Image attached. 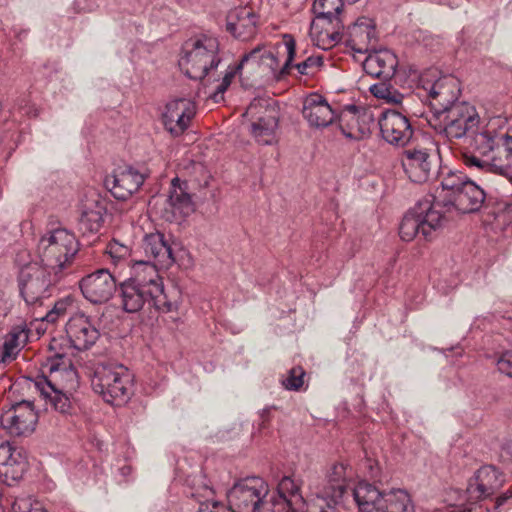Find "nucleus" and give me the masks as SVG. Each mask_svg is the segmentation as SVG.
Segmentation results:
<instances>
[{
	"mask_svg": "<svg viewBox=\"0 0 512 512\" xmlns=\"http://www.w3.org/2000/svg\"><path fill=\"white\" fill-rule=\"evenodd\" d=\"M73 258H39L25 266L20 273V294L27 305H35L48 296V288L58 282Z\"/></svg>",
	"mask_w": 512,
	"mask_h": 512,
	"instance_id": "f257e3e1",
	"label": "nucleus"
},
{
	"mask_svg": "<svg viewBox=\"0 0 512 512\" xmlns=\"http://www.w3.org/2000/svg\"><path fill=\"white\" fill-rule=\"evenodd\" d=\"M133 375L127 367L115 362L97 364L91 378L93 390L111 405L121 406L132 395Z\"/></svg>",
	"mask_w": 512,
	"mask_h": 512,
	"instance_id": "f03ea898",
	"label": "nucleus"
},
{
	"mask_svg": "<svg viewBox=\"0 0 512 512\" xmlns=\"http://www.w3.org/2000/svg\"><path fill=\"white\" fill-rule=\"evenodd\" d=\"M352 493L362 512H414L410 495L402 489L388 492L368 482H361Z\"/></svg>",
	"mask_w": 512,
	"mask_h": 512,
	"instance_id": "7ed1b4c3",
	"label": "nucleus"
},
{
	"mask_svg": "<svg viewBox=\"0 0 512 512\" xmlns=\"http://www.w3.org/2000/svg\"><path fill=\"white\" fill-rule=\"evenodd\" d=\"M218 52V40L203 36L186 45L185 53L179 60V66L190 79L202 80L210 70L218 67L220 63Z\"/></svg>",
	"mask_w": 512,
	"mask_h": 512,
	"instance_id": "20e7f679",
	"label": "nucleus"
},
{
	"mask_svg": "<svg viewBox=\"0 0 512 512\" xmlns=\"http://www.w3.org/2000/svg\"><path fill=\"white\" fill-rule=\"evenodd\" d=\"M268 485L259 477L246 478L234 484L227 493L232 512H271Z\"/></svg>",
	"mask_w": 512,
	"mask_h": 512,
	"instance_id": "39448f33",
	"label": "nucleus"
},
{
	"mask_svg": "<svg viewBox=\"0 0 512 512\" xmlns=\"http://www.w3.org/2000/svg\"><path fill=\"white\" fill-rule=\"evenodd\" d=\"M444 221V214L432 206L429 200L420 201L402 218L399 235L403 241H411L418 235L428 239Z\"/></svg>",
	"mask_w": 512,
	"mask_h": 512,
	"instance_id": "423d86ee",
	"label": "nucleus"
},
{
	"mask_svg": "<svg viewBox=\"0 0 512 512\" xmlns=\"http://www.w3.org/2000/svg\"><path fill=\"white\" fill-rule=\"evenodd\" d=\"M149 206L155 215L170 223H180L194 211L193 201L187 192V184L180 183L178 177L172 179L169 193L153 196Z\"/></svg>",
	"mask_w": 512,
	"mask_h": 512,
	"instance_id": "0eeeda50",
	"label": "nucleus"
},
{
	"mask_svg": "<svg viewBox=\"0 0 512 512\" xmlns=\"http://www.w3.org/2000/svg\"><path fill=\"white\" fill-rule=\"evenodd\" d=\"M45 368L48 369L49 374L39 376L35 382L40 393H47L46 390L76 392L79 387L78 374L65 354L55 352L48 356Z\"/></svg>",
	"mask_w": 512,
	"mask_h": 512,
	"instance_id": "6e6552de",
	"label": "nucleus"
},
{
	"mask_svg": "<svg viewBox=\"0 0 512 512\" xmlns=\"http://www.w3.org/2000/svg\"><path fill=\"white\" fill-rule=\"evenodd\" d=\"M463 161L468 167L490 171L492 154L497 150V134L480 126L463 143H459Z\"/></svg>",
	"mask_w": 512,
	"mask_h": 512,
	"instance_id": "1a4fd4ad",
	"label": "nucleus"
},
{
	"mask_svg": "<svg viewBox=\"0 0 512 512\" xmlns=\"http://www.w3.org/2000/svg\"><path fill=\"white\" fill-rule=\"evenodd\" d=\"M118 291L120 307L126 313H137L143 309L145 304L163 313L176 309V304L169 299V296L156 295L151 290L128 279L120 283Z\"/></svg>",
	"mask_w": 512,
	"mask_h": 512,
	"instance_id": "9d476101",
	"label": "nucleus"
},
{
	"mask_svg": "<svg viewBox=\"0 0 512 512\" xmlns=\"http://www.w3.org/2000/svg\"><path fill=\"white\" fill-rule=\"evenodd\" d=\"M262 66L274 72L278 67V60L272 51L265 50L258 46L252 49L249 53L243 55L238 64L230 65L227 68L221 82L211 94L213 101L219 103L224 100V93L230 86L233 78L236 75L242 77V71L245 67L249 68L250 71H254L257 67Z\"/></svg>",
	"mask_w": 512,
	"mask_h": 512,
	"instance_id": "9b49d317",
	"label": "nucleus"
},
{
	"mask_svg": "<svg viewBox=\"0 0 512 512\" xmlns=\"http://www.w3.org/2000/svg\"><path fill=\"white\" fill-rule=\"evenodd\" d=\"M445 113L444 133L450 141L463 143L481 126L475 107L466 102L451 104Z\"/></svg>",
	"mask_w": 512,
	"mask_h": 512,
	"instance_id": "f8f14e48",
	"label": "nucleus"
},
{
	"mask_svg": "<svg viewBox=\"0 0 512 512\" xmlns=\"http://www.w3.org/2000/svg\"><path fill=\"white\" fill-rule=\"evenodd\" d=\"M438 156L432 148L416 146L403 151L402 166L414 183L427 182L436 172Z\"/></svg>",
	"mask_w": 512,
	"mask_h": 512,
	"instance_id": "ddd939ff",
	"label": "nucleus"
},
{
	"mask_svg": "<svg viewBox=\"0 0 512 512\" xmlns=\"http://www.w3.org/2000/svg\"><path fill=\"white\" fill-rule=\"evenodd\" d=\"M506 482L505 475L493 465H483L469 479L466 493L470 502L492 499Z\"/></svg>",
	"mask_w": 512,
	"mask_h": 512,
	"instance_id": "4468645a",
	"label": "nucleus"
},
{
	"mask_svg": "<svg viewBox=\"0 0 512 512\" xmlns=\"http://www.w3.org/2000/svg\"><path fill=\"white\" fill-rule=\"evenodd\" d=\"M382 138L397 147H405L414 135V129L408 117L401 112L388 109L378 119Z\"/></svg>",
	"mask_w": 512,
	"mask_h": 512,
	"instance_id": "2eb2a0df",
	"label": "nucleus"
},
{
	"mask_svg": "<svg viewBox=\"0 0 512 512\" xmlns=\"http://www.w3.org/2000/svg\"><path fill=\"white\" fill-rule=\"evenodd\" d=\"M38 415L33 403L27 400L17 402L0 416L1 426L13 436H26L35 430Z\"/></svg>",
	"mask_w": 512,
	"mask_h": 512,
	"instance_id": "dca6fc26",
	"label": "nucleus"
},
{
	"mask_svg": "<svg viewBox=\"0 0 512 512\" xmlns=\"http://www.w3.org/2000/svg\"><path fill=\"white\" fill-rule=\"evenodd\" d=\"M83 297L95 305L105 304L117 290L116 280L108 269H99L79 282Z\"/></svg>",
	"mask_w": 512,
	"mask_h": 512,
	"instance_id": "f3484780",
	"label": "nucleus"
},
{
	"mask_svg": "<svg viewBox=\"0 0 512 512\" xmlns=\"http://www.w3.org/2000/svg\"><path fill=\"white\" fill-rule=\"evenodd\" d=\"M37 249L40 255L76 256L79 252V241L71 231L56 228L40 238Z\"/></svg>",
	"mask_w": 512,
	"mask_h": 512,
	"instance_id": "a211bd4d",
	"label": "nucleus"
},
{
	"mask_svg": "<svg viewBox=\"0 0 512 512\" xmlns=\"http://www.w3.org/2000/svg\"><path fill=\"white\" fill-rule=\"evenodd\" d=\"M66 334L71 346L78 351L90 349L100 336L91 319L83 313H77L69 318L66 323Z\"/></svg>",
	"mask_w": 512,
	"mask_h": 512,
	"instance_id": "6ab92c4d",
	"label": "nucleus"
},
{
	"mask_svg": "<svg viewBox=\"0 0 512 512\" xmlns=\"http://www.w3.org/2000/svg\"><path fill=\"white\" fill-rule=\"evenodd\" d=\"M195 113L194 102L186 98L174 99L166 105L164 126L172 135L179 136L188 128Z\"/></svg>",
	"mask_w": 512,
	"mask_h": 512,
	"instance_id": "aec40b11",
	"label": "nucleus"
},
{
	"mask_svg": "<svg viewBox=\"0 0 512 512\" xmlns=\"http://www.w3.org/2000/svg\"><path fill=\"white\" fill-rule=\"evenodd\" d=\"M143 182L144 176L134 168L120 167L107 176L104 183L116 199L126 200L138 191Z\"/></svg>",
	"mask_w": 512,
	"mask_h": 512,
	"instance_id": "412c9836",
	"label": "nucleus"
},
{
	"mask_svg": "<svg viewBox=\"0 0 512 512\" xmlns=\"http://www.w3.org/2000/svg\"><path fill=\"white\" fill-rule=\"evenodd\" d=\"M28 463L26 457L9 442L0 444V478L8 486L22 479Z\"/></svg>",
	"mask_w": 512,
	"mask_h": 512,
	"instance_id": "4be33fe9",
	"label": "nucleus"
},
{
	"mask_svg": "<svg viewBox=\"0 0 512 512\" xmlns=\"http://www.w3.org/2000/svg\"><path fill=\"white\" fill-rule=\"evenodd\" d=\"M271 512H304V499L299 486L289 477L284 476L277 485V496L270 498Z\"/></svg>",
	"mask_w": 512,
	"mask_h": 512,
	"instance_id": "5701e85b",
	"label": "nucleus"
},
{
	"mask_svg": "<svg viewBox=\"0 0 512 512\" xmlns=\"http://www.w3.org/2000/svg\"><path fill=\"white\" fill-rule=\"evenodd\" d=\"M302 115L310 127L322 129L333 123L335 112L327 100L317 94L308 95L303 101Z\"/></svg>",
	"mask_w": 512,
	"mask_h": 512,
	"instance_id": "b1692460",
	"label": "nucleus"
},
{
	"mask_svg": "<svg viewBox=\"0 0 512 512\" xmlns=\"http://www.w3.org/2000/svg\"><path fill=\"white\" fill-rule=\"evenodd\" d=\"M346 36V42L352 50L366 53L376 43L375 23L368 17H359L352 25L348 26Z\"/></svg>",
	"mask_w": 512,
	"mask_h": 512,
	"instance_id": "393cba45",
	"label": "nucleus"
},
{
	"mask_svg": "<svg viewBox=\"0 0 512 512\" xmlns=\"http://www.w3.org/2000/svg\"><path fill=\"white\" fill-rule=\"evenodd\" d=\"M362 66L366 74L381 81H390L395 75L398 59L392 51L381 49L369 53Z\"/></svg>",
	"mask_w": 512,
	"mask_h": 512,
	"instance_id": "a878e982",
	"label": "nucleus"
},
{
	"mask_svg": "<svg viewBox=\"0 0 512 512\" xmlns=\"http://www.w3.org/2000/svg\"><path fill=\"white\" fill-rule=\"evenodd\" d=\"M310 35L318 42L332 46L344 37V25L339 15L315 16L310 25Z\"/></svg>",
	"mask_w": 512,
	"mask_h": 512,
	"instance_id": "bb28decb",
	"label": "nucleus"
},
{
	"mask_svg": "<svg viewBox=\"0 0 512 512\" xmlns=\"http://www.w3.org/2000/svg\"><path fill=\"white\" fill-rule=\"evenodd\" d=\"M258 17L250 7H238L227 16V31L241 41L251 39L256 33Z\"/></svg>",
	"mask_w": 512,
	"mask_h": 512,
	"instance_id": "cd10ccee",
	"label": "nucleus"
},
{
	"mask_svg": "<svg viewBox=\"0 0 512 512\" xmlns=\"http://www.w3.org/2000/svg\"><path fill=\"white\" fill-rule=\"evenodd\" d=\"M133 276L128 280L137 283L145 289L151 290L156 295L168 296L164 290L163 279L154 262L146 260H136L131 266Z\"/></svg>",
	"mask_w": 512,
	"mask_h": 512,
	"instance_id": "c85d7f7f",
	"label": "nucleus"
},
{
	"mask_svg": "<svg viewBox=\"0 0 512 512\" xmlns=\"http://www.w3.org/2000/svg\"><path fill=\"white\" fill-rule=\"evenodd\" d=\"M351 474L344 463L333 464L326 473L324 484L320 492L332 502H339L349 488Z\"/></svg>",
	"mask_w": 512,
	"mask_h": 512,
	"instance_id": "c756f323",
	"label": "nucleus"
},
{
	"mask_svg": "<svg viewBox=\"0 0 512 512\" xmlns=\"http://www.w3.org/2000/svg\"><path fill=\"white\" fill-rule=\"evenodd\" d=\"M465 174L457 171H449L447 174L442 176L440 181V188L436 189L435 201L432 206L438 207H449L453 198L457 193L469 182Z\"/></svg>",
	"mask_w": 512,
	"mask_h": 512,
	"instance_id": "7c9ffc66",
	"label": "nucleus"
},
{
	"mask_svg": "<svg viewBox=\"0 0 512 512\" xmlns=\"http://www.w3.org/2000/svg\"><path fill=\"white\" fill-rule=\"evenodd\" d=\"M486 194L475 182L469 180L466 185L453 198L449 207L455 208L460 213H474L478 211L484 201Z\"/></svg>",
	"mask_w": 512,
	"mask_h": 512,
	"instance_id": "2f4dec72",
	"label": "nucleus"
},
{
	"mask_svg": "<svg viewBox=\"0 0 512 512\" xmlns=\"http://www.w3.org/2000/svg\"><path fill=\"white\" fill-rule=\"evenodd\" d=\"M348 115L341 116L342 133L351 139H361L367 137L371 133V124L373 123V115L370 112L359 113L355 106L350 107L349 119Z\"/></svg>",
	"mask_w": 512,
	"mask_h": 512,
	"instance_id": "473e14b6",
	"label": "nucleus"
},
{
	"mask_svg": "<svg viewBox=\"0 0 512 512\" xmlns=\"http://www.w3.org/2000/svg\"><path fill=\"white\" fill-rule=\"evenodd\" d=\"M277 127L278 117L275 109L266 106L264 114L251 124V133L259 144L271 145L275 141Z\"/></svg>",
	"mask_w": 512,
	"mask_h": 512,
	"instance_id": "72a5a7b5",
	"label": "nucleus"
},
{
	"mask_svg": "<svg viewBox=\"0 0 512 512\" xmlns=\"http://www.w3.org/2000/svg\"><path fill=\"white\" fill-rule=\"evenodd\" d=\"M456 87L457 81L455 78L451 76H443L433 83H427V86H424V89L428 92L429 97L437 101L445 111L451 104L455 103Z\"/></svg>",
	"mask_w": 512,
	"mask_h": 512,
	"instance_id": "f704fd0d",
	"label": "nucleus"
},
{
	"mask_svg": "<svg viewBox=\"0 0 512 512\" xmlns=\"http://www.w3.org/2000/svg\"><path fill=\"white\" fill-rule=\"evenodd\" d=\"M105 213V206L97 200L85 206L80 218V229L84 233L99 232L103 225Z\"/></svg>",
	"mask_w": 512,
	"mask_h": 512,
	"instance_id": "c9c22d12",
	"label": "nucleus"
},
{
	"mask_svg": "<svg viewBox=\"0 0 512 512\" xmlns=\"http://www.w3.org/2000/svg\"><path fill=\"white\" fill-rule=\"evenodd\" d=\"M177 245L176 243L169 244L164 234L156 232L145 236L143 249L146 256H173Z\"/></svg>",
	"mask_w": 512,
	"mask_h": 512,
	"instance_id": "e433bc0d",
	"label": "nucleus"
},
{
	"mask_svg": "<svg viewBox=\"0 0 512 512\" xmlns=\"http://www.w3.org/2000/svg\"><path fill=\"white\" fill-rule=\"evenodd\" d=\"M47 393H40L48 400L53 408L62 414H71L74 404V393H66L59 390H46Z\"/></svg>",
	"mask_w": 512,
	"mask_h": 512,
	"instance_id": "4c0bfd02",
	"label": "nucleus"
},
{
	"mask_svg": "<svg viewBox=\"0 0 512 512\" xmlns=\"http://www.w3.org/2000/svg\"><path fill=\"white\" fill-rule=\"evenodd\" d=\"M24 334V330L19 327H14L5 337L4 343L1 347V361L14 359L20 351L19 338Z\"/></svg>",
	"mask_w": 512,
	"mask_h": 512,
	"instance_id": "58836bf2",
	"label": "nucleus"
},
{
	"mask_svg": "<svg viewBox=\"0 0 512 512\" xmlns=\"http://www.w3.org/2000/svg\"><path fill=\"white\" fill-rule=\"evenodd\" d=\"M370 92L377 98L384 99L389 103L401 104L403 95L394 89L389 81H381L370 87Z\"/></svg>",
	"mask_w": 512,
	"mask_h": 512,
	"instance_id": "ea45409f",
	"label": "nucleus"
},
{
	"mask_svg": "<svg viewBox=\"0 0 512 512\" xmlns=\"http://www.w3.org/2000/svg\"><path fill=\"white\" fill-rule=\"evenodd\" d=\"M343 4L344 0H315L313 12L315 16L339 15Z\"/></svg>",
	"mask_w": 512,
	"mask_h": 512,
	"instance_id": "a19ab883",
	"label": "nucleus"
},
{
	"mask_svg": "<svg viewBox=\"0 0 512 512\" xmlns=\"http://www.w3.org/2000/svg\"><path fill=\"white\" fill-rule=\"evenodd\" d=\"M305 375L306 373L301 366L292 367L282 380V385L287 390L297 391L303 386Z\"/></svg>",
	"mask_w": 512,
	"mask_h": 512,
	"instance_id": "79ce46f5",
	"label": "nucleus"
},
{
	"mask_svg": "<svg viewBox=\"0 0 512 512\" xmlns=\"http://www.w3.org/2000/svg\"><path fill=\"white\" fill-rule=\"evenodd\" d=\"M323 65V57L309 56L304 61L294 65L301 75H314Z\"/></svg>",
	"mask_w": 512,
	"mask_h": 512,
	"instance_id": "37998d69",
	"label": "nucleus"
},
{
	"mask_svg": "<svg viewBox=\"0 0 512 512\" xmlns=\"http://www.w3.org/2000/svg\"><path fill=\"white\" fill-rule=\"evenodd\" d=\"M284 45L287 51V59L280 70L281 75L289 74L290 69L292 67V61L294 60L296 55V43L291 35L284 36Z\"/></svg>",
	"mask_w": 512,
	"mask_h": 512,
	"instance_id": "c03bdc74",
	"label": "nucleus"
},
{
	"mask_svg": "<svg viewBox=\"0 0 512 512\" xmlns=\"http://www.w3.org/2000/svg\"><path fill=\"white\" fill-rule=\"evenodd\" d=\"M338 503L339 502L334 503L328 497H324V495L320 494L307 512H338L336 509Z\"/></svg>",
	"mask_w": 512,
	"mask_h": 512,
	"instance_id": "a18cd8bd",
	"label": "nucleus"
},
{
	"mask_svg": "<svg viewBox=\"0 0 512 512\" xmlns=\"http://www.w3.org/2000/svg\"><path fill=\"white\" fill-rule=\"evenodd\" d=\"M197 512H232L230 507H226L222 502L215 500L200 501Z\"/></svg>",
	"mask_w": 512,
	"mask_h": 512,
	"instance_id": "49530a36",
	"label": "nucleus"
},
{
	"mask_svg": "<svg viewBox=\"0 0 512 512\" xmlns=\"http://www.w3.org/2000/svg\"><path fill=\"white\" fill-rule=\"evenodd\" d=\"M497 369L500 373L512 378V351H506L497 361Z\"/></svg>",
	"mask_w": 512,
	"mask_h": 512,
	"instance_id": "de8ad7c7",
	"label": "nucleus"
},
{
	"mask_svg": "<svg viewBox=\"0 0 512 512\" xmlns=\"http://www.w3.org/2000/svg\"><path fill=\"white\" fill-rule=\"evenodd\" d=\"M499 154L505 153L507 157L512 155V137L508 134H497V150Z\"/></svg>",
	"mask_w": 512,
	"mask_h": 512,
	"instance_id": "09e8293b",
	"label": "nucleus"
},
{
	"mask_svg": "<svg viewBox=\"0 0 512 512\" xmlns=\"http://www.w3.org/2000/svg\"><path fill=\"white\" fill-rule=\"evenodd\" d=\"M512 499V493L506 491L495 497L493 505L486 507V512H500V510Z\"/></svg>",
	"mask_w": 512,
	"mask_h": 512,
	"instance_id": "8fccbe9b",
	"label": "nucleus"
},
{
	"mask_svg": "<svg viewBox=\"0 0 512 512\" xmlns=\"http://www.w3.org/2000/svg\"><path fill=\"white\" fill-rule=\"evenodd\" d=\"M12 512H31L34 510V503L29 498H16L11 503Z\"/></svg>",
	"mask_w": 512,
	"mask_h": 512,
	"instance_id": "3c124183",
	"label": "nucleus"
},
{
	"mask_svg": "<svg viewBox=\"0 0 512 512\" xmlns=\"http://www.w3.org/2000/svg\"><path fill=\"white\" fill-rule=\"evenodd\" d=\"M64 311V303L58 302L55 304L53 310H51L45 317L48 322H55L58 315Z\"/></svg>",
	"mask_w": 512,
	"mask_h": 512,
	"instance_id": "603ef678",
	"label": "nucleus"
},
{
	"mask_svg": "<svg viewBox=\"0 0 512 512\" xmlns=\"http://www.w3.org/2000/svg\"><path fill=\"white\" fill-rule=\"evenodd\" d=\"M262 107L263 106L261 100H254L247 108L246 113L248 115L255 116L257 113H259V109H261Z\"/></svg>",
	"mask_w": 512,
	"mask_h": 512,
	"instance_id": "864d4df0",
	"label": "nucleus"
},
{
	"mask_svg": "<svg viewBox=\"0 0 512 512\" xmlns=\"http://www.w3.org/2000/svg\"><path fill=\"white\" fill-rule=\"evenodd\" d=\"M501 456L507 460L512 459V441L506 442L502 445Z\"/></svg>",
	"mask_w": 512,
	"mask_h": 512,
	"instance_id": "5fc2aeb1",
	"label": "nucleus"
},
{
	"mask_svg": "<svg viewBox=\"0 0 512 512\" xmlns=\"http://www.w3.org/2000/svg\"><path fill=\"white\" fill-rule=\"evenodd\" d=\"M506 218V214L505 213H500V214H497L495 216V220L496 222L492 224L493 228H498L500 227V224L502 223V220L504 221Z\"/></svg>",
	"mask_w": 512,
	"mask_h": 512,
	"instance_id": "6e6d98bb",
	"label": "nucleus"
},
{
	"mask_svg": "<svg viewBox=\"0 0 512 512\" xmlns=\"http://www.w3.org/2000/svg\"><path fill=\"white\" fill-rule=\"evenodd\" d=\"M370 477L374 480H377L378 479V475H379V468L378 466L376 465V467H373L371 464H370Z\"/></svg>",
	"mask_w": 512,
	"mask_h": 512,
	"instance_id": "4d7b16f0",
	"label": "nucleus"
},
{
	"mask_svg": "<svg viewBox=\"0 0 512 512\" xmlns=\"http://www.w3.org/2000/svg\"><path fill=\"white\" fill-rule=\"evenodd\" d=\"M31 512H48V511L45 508H43V506L40 503L34 502V510Z\"/></svg>",
	"mask_w": 512,
	"mask_h": 512,
	"instance_id": "13d9d810",
	"label": "nucleus"
},
{
	"mask_svg": "<svg viewBox=\"0 0 512 512\" xmlns=\"http://www.w3.org/2000/svg\"><path fill=\"white\" fill-rule=\"evenodd\" d=\"M269 412H270V409H269V408H265V409H263V411H262V413H261V418H262V420H263V423H264L265 421H267V420H268Z\"/></svg>",
	"mask_w": 512,
	"mask_h": 512,
	"instance_id": "bf43d9fd",
	"label": "nucleus"
},
{
	"mask_svg": "<svg viewBox=\"0 0 512 512\" xmlns=\"http://www.w3.org/2000/svg\"><path fill=\"white\" fill-rule=\"evenodd\" d=\"M206 491L209 495H213V490L212 489H209V488H206Z\"/></svg>",
	"mask_w": 512,
	"mask_h": 512,
	"instance_id": "052dcab7",
	"label": "nucleus"
},
{
	"mask_svg": "<svg viewBox=\"0 0 512 512\" xmlns=\"http://www.w3.org/2000/svg\"><path fill=\"white\" fill-rule=\"evenodd\" d=\"M129 469H130L129 467H123L122 470H123L124 473H127V470H129Z\"/></svg>",
	"mask_w": 512,
	"mask_h": 512,
	"instance_id": "680f3d73",
	"label": "nucleus"
},
{
	"mask_svg": "<svg viewBox=\"0 0 512 512\" xmlns=\"http://www.w3.org/2000/svg\"><path fill=\"white\" fill-rule=\"evenodd\" d=\"M129 469H130L129 467H123L122 470H123L124 473H127V470H129Z\"/></svg>",
	"mask_w": 512,
	"mask_h": 512,
	"instance_id": "e2e57ef3",
	"label": "nucleus"
},
{
	"mask_svg": "<svg viewBox=\"0 0 512 512\" xmlns=\"http://www.w3.org/2000/svg\"><path fill=\"white\" fill-rule=\"evenodd\" d=\"M107 253L109 254V257H112L113 256V252L110 250V251H107Z\"/></svg>",
	"mask_w": 512,
	"mask_h": 512,
	"instance_id": "0e129e2a",
	"label": "nucleus"
}]
</instances>
